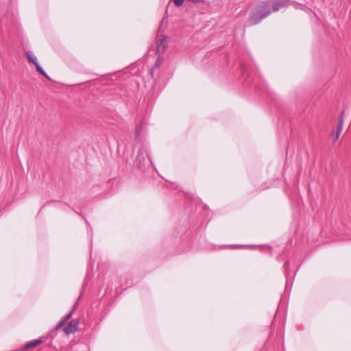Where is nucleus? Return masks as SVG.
I'll return each instance as SVG.
<instances>
[{
    "instance_id": "20e7f679",
    "label": "nucleus",
    "mask_w": 351,
    "mask_h": 351,
    "mask_svg": "<svg viewBox=\"0 0 351 351\" xmlns=\"http://www.w3.org/2000/svg\"><path fill=\"white\" fill-rule=\"evenodd\" d=\"M79 322L77 319L71 320L64 328V330L66 334L74 333L77 330Z\"/></svg>"
},
{
    "instance_id": "ddd939ff",
    "label": "nucleus",
    "mask_w": 351,
    "mask_h": 351,
    "mask_svg": "<svg viewBox=\"0 0 351 351\" xmlns=\"http://www.w3.org/2000/svg\"><path fill=\"white\" fill-rule=\"evenodd\" d=\"M289 263L288 261H287L285 264H284V267H285V269H286V272H287V270H288V268H289Z\"/></svg>"
},
{
    "instance_id": "6e6552de",
    "label": "nucleus",
    "mask_w": 351,
    "mask_h": 351,
    "mask_svg": "<svg viewBox=\"0 0 351 351\" xmlns=\"http://www.w3.org/2000/svg\"><path fill=\"white\" fill-rule=\"evenodd\" d=\"M36 71L40 73L42 75H43L44 77H45L47 79H50L49 77L48 76V75L47 74V73L43 69V68L40 66L39 64H36Z\"/></svg>"
},
{
    "instance_id": "4468645a",
    "label": "nucleus",
    "mask_w": 351,
    "mask_h": 351,
    "mask_svg": "<svg viewBox=\"0 0 351 351\" xmlns=\"http://www.w3.org/2000/svg\"><path fill=\"white\" fill-rule=\"evenodd\" d=\"M241 66H242V70L243 71V74H245L247 72V69H246L245 66L243 64H242Z\"/></svg>"
},
{
    "instance_id": "9b49d317",
    "label": "nucleus",
    "mask_w": 351,
    "mask_h": 351,
    "mask_svg": "<svg viewBox=\"0 0 351 351\" xmlns=\"http://www.w3.org/2000/svg\"><path fill=\"white\" fill-rule=\"evenodd\" d=\"M174 3V4L176 5V6H181L183 3H184V0H172Z\"/></svg>"
},
{
    "instance_id": "0eeeda50",
    "label": "nucleus",
    "mask_w": 351,
    "mask_h": 351,
    "mask_svg": "<svg viewBox=\"0 0 351 351\" xmlns=\"http://www.w3.org/2000/svg\"><path fill=\"white\" fill-rule=\"evenodd\" d=\"M41 342H42V341L39 340V339H35L34 341H29V343H27L25 345V348L27 350L29 348H35L37 346H38L39 344H40Z\"/></svg>"
},
{
    "instance_id": "39448f33",
    "label": "nucleus",
    "mask_w": 351,
    "mask_h": 351,
    "mask_svg": "<svg viewBox=\"0 0 351 351\" xmlns=\"http://www.w3.org/2000/svg\"><path fill=\"white\" fill-rule=\"evenodd\" d=\"M344 110L341 112L340 114V117L339 119V123L336 129V134L334 136L333 141L335 142L338 140L340 134L341 133L343 125V115H344Z\"/></svg>"
},
{
    "instance_id": "423d86ee",
    "label": "nucleus",
    "mask_w": 351,
    "mask_h": 351,
    "mask_svg": "<svg viewBox=\"0 0 351 351\" xmlns=\"http://www.w3.org/2000/svg\"><path fill=\"white\" fill-rule=\"evenodd\" d=\"M25 55L27 57V60L34 64L35 66L36 67V64H38L36 57L34 55V53L32 51H26Z\"/></svg>"
},
{
    "instance_id": "1a4fd4ad",
    "label": "nucleus",
    "mask_w": 351,
    "mask_h": 351,
    "mask_svg": "<svg viewBox=\"0 0 351 351\" xmlns=\"http://www.w3.org/2000/svg\"><path fill=\"white\" fill-rule=\"evenodd\" d=\"M161 62H162V59L160 58V56H158L155 64H154V68L152 69L151 71V74L153 76V73H154V69H158L160 65H161Z\"/></svg>"
},
{
    "instance_id": "2eb2a0df",
    "label": "nucleus",
    "mask_w": 351,
    "mask_h": 351,
    "mask_svg": "<svg viewBox=\"0 0 351 351\" xmlns=\"http://www.w3.org/2000/svg\"><path fill=\"white\" fill-rule=\"evenodd\" d=\"M65 322H62V319L58 323V327L62 326Z\"/></svg>"
},
{
    "instance_id": "9d476101",
    "label": "nucleus",
    "mask_w": 351,
    "mask_h": 351,
    "mask_svg": "<svg viewBox=\"0 0 351 351\" xmlns=\"http://www.w3.org/2000/svg\"><path fill=\"white\" fill-rule=\"evenodd\" d=\"M142 125H143V122H141L139 125H137L136 127V131H135V134H136L135 138H138L140 136V134L141 132V128H142Z\"/></svg>"
},
{
    "instance_id": "f257e3e1",
    "label": "nucleus",
    "mask_w": 351,
    "mask_h": 351,
    "mask_svg": "<svg viewBox=\"0 0 351 351\" xmlns=\"http://www.w3.org/2000/svg\"><path fill=\"white\" fill-rule=\"evenodd\" d=\"M287 5V1L285 0H270L262 2L252 10L250 19L254 25H256L269 15L271 7L274 12H278L286 8Z\"/></svg>"
},
{
    "instance_id": "7ed1b4c3",
    "label": "nucleus",
    "mask_w": 351,
    "mask_h": 351,
    "mask_svg": "<svg viewBox=\"0 0 351 351\" xmlns=\"http://www.w3.org/2000/svg\"><path fill=\"white\" fill-rule=\"evenodd\" d=\"M167 39L168 37L164 35H160L157 38V52L161 55L165 52L167 49Z\"/></svg>"
},
{
    "instance_id": "f8f14e48",
    "label": "nucleus",
    "mask_w": 351,
    "mask_h": 351,
    "mask_svg": "<svg viewBox=\"0 0 351 351\" xmlns=\"http://www.w3.org/2000/svg\"><path fill=\"white\" fill-rule=\"evenodd\" d=\"M72 316V312H70L62 319V322H66Z\"/></svg>"
},
{
    "instance_id": "f03ea898",
    "label": "nucleus",
    "mask_w": 351,
    "mask_h": 351,
    "mask_svg": "<svg viewBox=\"0 0 351 351\" xmlns=\"http://www.w3.org/2000/svg\"><path fill=\"white\" fill-rule=\"evenodd\" d=\"M134 154L135 165L138 169H142L145 167L146 158H149L146 145L142 143L136 145L134 149Z\"/></svg>"
}]
</instances>
